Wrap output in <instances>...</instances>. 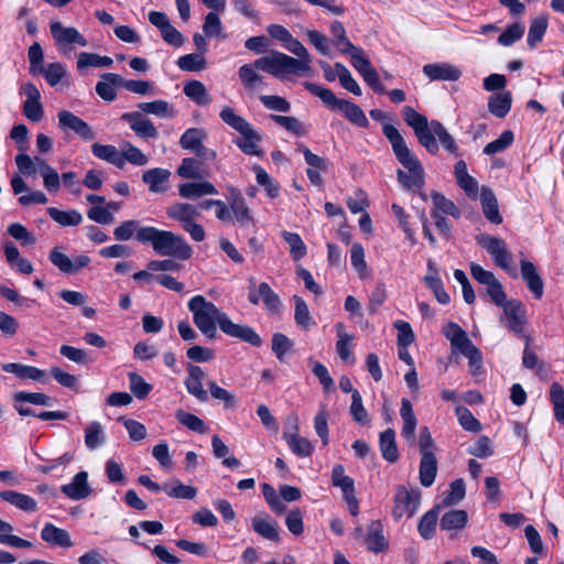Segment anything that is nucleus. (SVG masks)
I'll list each match as a JSON object with an SVG mask.
<instances>
[{
    "label": "nucleus",
    "mask_w": 564,
    "mask_h": 564,
    "mask_svg": "<svg viewBox=\"0 0 564 564\" xmlns=\"http://www.w3.org/2000/svg\"><path fill=\"white\" fill-rule=\"evenodd\" d=\"M6 372L13 373L21 379H32L37 382H46L47 378L45 371L33 366H26L17 362H9L2 365Z\"/></svg>",
    "instance_id": "nucleus-30"
},
{
    "label": "nucleus",
    "mask_w": 564,
    "mask_h": 564,
    "mask_svg": "<svg viewBox=\"0 0 564 564\" xmlns=\"http://www.w3.org/2000/svg\"><path fill=\"white\" fill-rule=\"evenodd\" d=\"M365 542L367 549L373 553L383 552L388 547V541L383 534V524L380 520H373L369 523Z\"/></svg>",
    "instance_id": "nucleus-22"
},
{
    "label": "nucleus",
    "mask_w": 564,
    "mask_h": 564,
    "mask_svg": "<svg viewBox=\"0 0 564 564\" xmlns=\"http://www.w3.org/2000/svg\"><path fill=\"white\" fill-rule=\"evenodd\" d=\"M251 525L253 531L262 538L272 542H278L280 540L278 524L270 518V516L258 514L253 517Z\"/></svg>",
    "instance_id": "nucleus-25"
},
{
    "label": "nucleus",
    "mask_w": 564,
    "mask_h": 564,
    "mask_svg": "<svg viewBox=\"0 0 564 564\" xmlns=\"http://www.w3.org/2000/svg\"><path fill=\"white\" fill-rule=\"evenodd\" d=\"M296 56L292 57L279 51H271L260 57L258 66L275 78L284 79L291 75H303L311 72L312 56L307 48L293 35L283 44Z\"/></svg>",
    "instance_id": "nucleus-2"
},
{
    "label": "nucleus",
    "mask_w": 564,
    "mask_h": 564,
    "mask_svg": "<svg viewBox=\"0 0 564 564\" xmlns=\"http://www.w3.org/2000/svg\"><path fill=\"white\" fill-rule=\"evenodd\" d=\"M178 193L184 198H198L205 195H216L218 191L208 181L198 183H184L178 185Z\"/></svg>",
    "instance_id": "nucleus-36"
},
{
    "label": "nucleus",
    "mask_w": 564,
    "mask_h": 564,
    "mask_svg": "<svg viewBox=\"0 0 564 564\" xmlns=\"http://www.w3.org/2000/svg\"><path fill=\"white\" fill-rule=\"evenodd\" d=\"M0 499L24 512H34L37 510V502L34 498L14 490L0 491Z\"/></svg>",
    "instance_id": "nucleus-27"
},
{
    "label": "nucleus",
    "mask_w": 564,
    "mask_h": 564,
    "mask_svg": "<svg viewBox=\"0 0 564 564\" xmlns=\"http://www.w3.org/2000/svg\"><path fill=\"white\" fill-rule=\"evenodd\" d=\"M257 183L264 188L270 198H276L280 194V185L260 165L253 166Z\"/></svg>",
    "instance_id": "nucleus-54"
},
{
    "label": "nucleus",
    "mask_w": 564,
    "mask_h": 564,
    "mask_svg": "<svg viewBox=\"0 0 564 564\" xmlns=\"http://www.w3.org/2000/svg\"><path fill=\"white\" fill-rule=\"evenodd\" d=\"M349 413L352 420L360 425H368L370 423L369 413L364 406L362 397L359 391H352Z\"/></svg>",
    "instance_id": "nucleus-53"
},
{
    "label": "nucleus",
    "mask_w": 564,
    "mask_h": 564,
    "mask_svg": "<svg viewBox=\"0 0 564 564\" xmlns=\"http://www.w3.org/2000/svg\"><path fill=\"white\" fill-rule=\"evenodd\" d=\"M50 30L58 52L63 54L70 53L72 45H88L87 39L76 28L64 26L59 21H54L50 24Z\"/></svg>",
    "instance_id": "nucleus-10"
},
{
    "label": "nucleus",
    "mask_w": 564,
    "mask_h": 564,
    "mask_svg": "<svg viewBox=\"0 0 564 564\" xmlns=\"http://www.w3.org/2000/svg\"><path fill=\"white\" fill-rule=\"evenodd\" d=\"M350 262L352 268L358 272L360 279H368L370 272L365 260V249L361 243L355 242L350 249Z\"/></svg>",
    "instance_id": "nucleus-50"
},
{
    "label": "nucleus",
    "mask_w": 564,
    "mask_h": 564,
    "mask_svg": "<svg viewBox=\"0 0 564 564\" xmlns=\"http://www.w3.org/2000/svg\"><path fill=\"white\" fill-rule=\"evenodd\" d=\"M138 108L142 113L153 115L162 119H172L177 115V110L174 108V106L162 99L149 102H140Z\"/></svg>",
    "instance_id": "nucleus-28"
},
{
    "label": "nucleus",
    "mask_w": 564,
    "mask_h": 564,
    "mask_svg": "<svg viewBox=\"0 0 564 564\" xmlns=\"http://www.w3.org/2000/svg\"><path fill=\"white\" fill-rule=\"evenodd\" d=\"M106 436L104 427L99 422H91L85 429V445L94 451L105 443Z\"/></svg>",
    "instance_id": "nucleus-55"
},
{
    "label": "nucleus",
    "mask_w": 564,
    "mask_h": 564,
    "mask_svg": "<svg viewBox=\"0 0 564 564\" xmlns=\"http://www.w3.org/2000/svg\"><path fill=\"white\" fill-rule=\"evenodd\" d=\"M231 213L235 215L236 220L240 226H247L253 223L250 209L240 194L231 202Z\"/></svg>",
    "instance_id": "nucleus-56"
},
{
    "label": "nucleus",
    "mask_w": 564,
    "mask_h": 564,
    "mask_svg": "<svg viewBox=\"0 0 564 564\" xmlns=\"http://www.w3.org/2000/svg\"><path fill=\"white\" fill-rule=\"evenodd\" d=\"M184 95L198 106L212 104V97L206 86L199 80H189L184 85Z\"/></svg>",
    "instance_id": "nucleus-38"
},
{
    "label": "nucleus",
    "mask_w": 564,
    "mask_h": 564,
    "mask_svg": "<svg viewBox=\"0 0 564 564\" xmlns=\"http://www.w3.org/2000/svg\"><path fill=\"white\" fill-rule=\"evenodd\" d=\"M166 214L171 219L180 221L182 227L200 217V210L197 206L188 203L173 204L167 208Z\"/></svg>",
    "instance_id": "nucleus-24"
},
{
    "label": "nucleus",
    "mask_w": 564,
    "mask_h": 564,
    "mask_svg": "<svg viewBox=\"0 0 564 564\" xmlns=\"http://www.w3.org/2000/svg\"><path fill=\"white\" fill-rule=\"evenodd\" d=\"M437 508H440V506L427 511L420 519L417 530H419L421 536L426 540L431 539L435 533L436 522H437V511H436Z\"/></svg>",
    "instance_id": "nucleus-61"
},
{
    "label": "nucleus",
    "mask_w": 564,
    "mask_h": 564,
    "mask_svg": "<svg viewBox=\"0 0 564 564\" xmlns=\"http://www.w3.org/2000/svg\"><path fill=\"white\" fill-rule=\"evenodd\" d=\"M513 139V132L511 130H506L500 134L498 139L486 144L484 148V153L487 155H492L498 152H502L512 144Z\"/></svg>",
    "instance_id": "nucleus-62"
},
{
    "label": "nucleus",
    "mask_w": 564,
    "mask_h": 564,
    "mask_svg": "<svg viewBox=\"0 0 564 564\" xmlns=\"http://www.w3.org/2000/svg\"><path fill=\"white\" fill-rule=\"evenodd\" d=\"M295 306L294 321L295 324L304 330H308L315 325L313 317L311 316L306 302L299 295L293 296Z\"/></svg>",
    "instance_id": "nucleus-46"
},
{
    "label": "nucleus",
    "mask_w": 564,
    "mask_h": 564,
    "mask_svg": "<svg viewBox=\"0 0 564 564\" xmlns=\"http://www.w3.org/2000/svg\"><path fill=\"white\" fill-rule=\"evenodd\" d=\"M467 512L465 510H449L445 512L440 521V527L442 530L451 531V530H460L465 528L467 523Z\"/></svg>",
    "instance_id": "nucleus-45"
},
{
    "label": "nucleus",
    "mask_w": 564,
    "mask_h": 564,
    "mask_svg": "<svg viewBox=\"0 0 564 564\" xmlns=\"http://www.w3.org/2000/svg\"><path fill=\"white\" fill-rule=\"evenodd\" d=\"M379 447L382 457L389 463H395L399 459V451L395 443V433L388 429L380 433Z\"/></svg>",
    "instance_id": "nucleus-39"
},
{
    "label": "nucleus",
    "mask_w": 564,
    "mask_h": 564,
    "mask_svg": "<svg viewBox=\"0 0 564 564\" xmlns=\"http://www.w3.org/2000/svg\"><path fill=\"white\" fill-rule=\"evenodd\" d=\"M335 328L338 338L336 343V351L344 361H347L351 357L350 345L351 341L354 340V335L348 334L345 330V326L343 323H337L335 325Z\"/></svg>",
    "instance_id": "nucleus-47"
},
{
    "label": "nucleus",
    "mask_w": 564,
    "mask_h": 564,
    "mask_svg": "<svg viewBox=\"0 0 564 564\" xmlns=\"http://www.w3.org/2000/svg\"><path fill=\"white\" fill-rule=\"evenodd\" d=\"M305 87L313 95L317 96L329 109L340 111L352 124L360 128L369 127V120L358 105L346 99L337 98L330 89L316 84L305 83Z\"/></svg>",
    "instance_id": "nucleus-6"
},
{
    "label": "nucleus",
    "mask_w": 564,
    "mask_h": 564,
    "mask_svg": "<svg viewBox=\"0 0 564 564\" xmlns=\"http://www.w3.org/2000/svg\"><path fill=\"white\" fill-rule=\"evenodd\" d=\"M129 388L137 399H144L152 391V386L148 383L140 375L129 373Z\"/></svg>",
    "instance_id": "nucleus-64"
},
{
    "label": "nucleus",
    "mask_w": 564,
    "mask_h": 564,
    "mask_svg": "<svg viewBox=\"0 0 564 564\" xmlns=\"http://www.w3.org/2000/svg\"><path fill=\"white\" fill-rule=\"evenodd\" d=\"M476 241L486 249L497 267L516 275L514 269L511 267L512 254L509 252L507 243L502 238L488 234H479L476 236Z\"/></svg>",
    "instance_id": "nucleus-8"
},
{
    "label": "nucleus",
    "mask_w": 564,
    "mask_h": 564,
    "mask_svg": "<svg viewBox=\"0 0 564 564\" xmlns=\"http://www.w3.org/2000/svg\"><path fill=\"white\" fill-rule=\"evenodd\" d=\"M335 70H337V77L339 79V83L345 89H347L348 91L352 93L356 96L361 95L360 86L351 76L350 72L345 65H343L341 63H336Z\"/></svg>",
    "instance_id": "nucleus-60"
},
{
    "label": "nucleus",
    "mask_w": 564,
    "mask_h": 564,
    "mask_svg": "<svg viewBox=\"0 0 564 564\" xmlns=\"http://www.w3.org/2000/svg\"><path fill=\"white\" fill-rule=\"evenodd\" d=\"M113 61L109 56H100L96 53L82 52L77 56L78 69L87 67H110Z\"/></svg>",
    "instance_id": "nucleus-51"
},
{
    "label": "nucleus",
    "mask_w": 564,
    "mask_h": 564,
    "mask_svg": "<svg viewBox=\"0 0 564 564\" xmlns=\"http://www.w3.org/2000/svg\"><path fill=\"white\" fill-rule=\"evenodd\" d=\"M163 490L169 497L177 499L192 500L197 495V489L192 486L183 485L180 480L173 479L171 484H164Z\"/></svg>",
    "instance_id": "nucleus-48"
},
{
    "label": "nucleus",
    "mask_w": 564,
    "mask_h": 564,
    "mask_svg": "<svg viewBox=\"0 0 564 564\" xmlns=\"http://www.w3.org/2000/svg\"><path fill=\"white\" fill-rule=\"evenodd\" d=\"M431 197L433 202L432 213H436L438 215H451L455 218L460 216L459 209L456 207V205L452 200L447 199L444 195L437 192H433Z\"/></svg>",
    "instance_id": "nucleus-52"
},
{
    "label": "nucleus",
    "mask_w": 564,
    "mask_h": 564,
    "mask_svg": "<svg viewBox=\"0 0 564 564\" xmlns=\"http://www.w3.org/2000/svg\"><path fill=\"white\" fill-rule=\"evenodd\" d=\"M148 227L149 226H142L141 223L135 219L124 220L113 229V238L117 241H128L135 238L138 242L143 245L144 239L142 235L148 231Z\"/></svg>",
    "instance_id": "nucleus-19"
},
{
    "label": "nucleus",
    "mask_w": 564,
    "mask_h": 564,
    "mask_svg": "<svg viewBox=\"0 0 564 564\" xmlns=\"http://www.w3.org/2000/svg\"><path fill=\"white\" fill-rule=\"evenodd\" d=\"M177 66L186 72H199L206 68V61L202 54H187L177 59Z\"/></svg>",
    "instance_id": "nucleus-63"
},
{
    "label": "nucleus",
    "mask_w": 564,
    "mask_h": 564,
    "mask_svg": "<svg viewBox=\"0 0 564 564\" xmlns=\"http://www.w3.org/2000/svg\"><path fill=\"white\" fill-rule=\"evenodd\" d=\"M503 317L501 322L514 335H523V326L527 324V311L524 305L518 300H509L503 305Z\"/></svg>",
    "instance_id": "nucleus-12"
},
{
    "label": "nucleus",
    "mask_w": 564,
    "mask_h": 564,
    "mask_svg": "<svg viewBox=\"0 0 564 564\" xmlns=\"http://www.w3.org/2000/svg\"><path fill=\"white\" fill-rule=\"evenodd\" d=\"M332 43L343 54H347L356 46L347 37L345 26L339 21H333L330 24Z\"/></svg>",
    "instance_id": "nucleus-43"
},
{
    "label": "nucleus",
    "mask_w": 564,
    "mask_h": 564,
    "mask_svg": "<svg viewBox=\"0 0 564 564\" xmlns=\"http://www.w3.org/2000/svg\"><path fill=\"white\" fill-rule=\"evenodd\" d=\"M520 267L521 276L527 283L528 289L532 292L535 299L540 300L544 293V284L541 275L538 273L536 267L525 259L520 261Z\"/></svg>",
    "instance_id": "nucleus-20"
},
{
    "label": "nucleus",
    "mask_w": 564,
    "mask_h": 564,
    "mask_svg": "<svg viewBox=\"0 0 564 564\" xmlns=\"http://www.w3.org/2000/svg\"><path fill=\"white\" fill-rule=\"evenodd\" d=\"M206 138V133L203 129L189 128L187 129L180 139V145L184 150L194 151Z\"/></svg>",
    "instance_id": "nucleus-58"
},
{
    "label": "nucleus",
    "mask_w": 564,
    "mask_h": 564,
    "mask_svg": "<svg viewBox=\"0 0 564 564\" xmlns=\"http://www.w3.org/2000/svg\"><path fill=\"white\" fill-rule=\"evenodd\" d=\"M259 61L260 58H257L252 64H243L238 69V77L247 90H253L263 80V76L257 72H264L257 65Z\"/></svg>",
    "instance_id": "nucleus-32"
},
{
    "label": "nucleus",
    "mask_w": 564,
    "mask_h": 564,
    "mask_svg": "<svg viewBox=\"0 0 564 564\" xmlns=\"http://www.w3.org/2000/svg\"><path fill=\"white\" fill-rule=\"evenodd\" d=\"M393 502L392 517L395 521L403 517L412 518L420 507L421 491L417 488L397 486Z\"/></svg>",
    "instance_id": "nucleus-9"
},
{
    "label": "nucleus",
    "mask_w": 564,
    "mask_h": 564,
    "mask_svg": "<svg viewBox=\"0 0 564 564\" xmlns=\"http://www.w3.org/2000/svg\"><path fill=\"white\" fill-rule=\"evenodd\" d=\"M170 171L161 167H154L145 171L142 175V181L149 185L152 193H162L166 191L164 184L170 178Z\"/></svg>",
    "instance_id": "nucleus-34"
},
{
    "label": "nucleus",
    "mask_w": 564,
    "mask_h": 564,
    "mask_svg": "<svg viewBox=\"0 0 564 564\" xmlns=\"http://www.w3.org/2000/svg\"><path fill=\"white\" fill-rule=\"evenodd\" d=\"M219 117L227 126L241 135L240 139L234 142L245 154L254 156L263 155V151L259 147L262 135L249 121L237 115L230 107H224L219 112Z\"/></svg>",
    "instance_id": "nucleus-5"
},
{
    "label": "nucleus",
    "mask_w": 564,
    "mask_h": 564,
    "mask_svg": "<svg viewBox=\"0 0 564 564\" xmlns=\"http://www.w3.org/2000/svg\"><path fill=\"white\" fill-rule=\"evenodd\" d=\"M400 415L403 421L401 435L408 442L414 443L417 420L413 412L412 404L408 399H402L401 401Z\"/></svg>",
    "instance_id": "nucleus-29"
},
{
    "label": "nucleus",
    "mask_w": 564,
    "mask_h": 564,
    "mask_svg": "<svg viewBox=\"0 0 564 564\" xmlns=\"http://www.w3.org/2000/svg\"><path fill=\"white\" fill-rule=\"evenodd\" d=\"M281 236L289 245L290 254L294 261H299L306 256V246L299 234L284 230Z\"/></svg>",
    "instance_id": "nucleus-49"
},
{
    "label": "nucleus",
    "mask_w": 564,
    "mask_h": 564,
    "mask_svg": "<svg viewBox=\"0 0 564 564\" xmlns=\"http://www.w3.org/2000/svg\"><path fill=\"white\" fill-rule=\"evenodd\" d=\"M13 530L14 529L11 523L0 518V544L17 549L32 547V543L30 541L12 534Z\"/></svg>",
    "instance_id": "nucleus-40"
},
{
    "label": "nucleus",
    "mask_w": 564,
    "mask_h": 564,
    "mask_svg": "<svg viewBox=\"0 0 564 564\" xmlns=\"http://www.w3.org/2000/svg\"><path fill=\"white\" fill-rule=\"evenodd\" d=\"M437 474V459L434 454H424L421 456L419 476L423 487H431Z\"/></svg>",
    "instance_id": "nucleus-35"
},
{
    "label": "nucleus",
    "mask_w": 564,
    "mask_h": 564,
    "mask_svg": "<svg viewBox=\"0 0 564 564\" xmlns=\"http://www.w3.org/2000/svg\"><path fill=\"white\" fill-rule=\"evenodd\" d=\"M431 128L432 130L430 134L433 137V140L436 141L437 138L446 152L453 155H458V145L443 123L437 120H432Z\"/></svg>",
    "instance_id": "nucleus-37"
},
{
    "label": "nucleus",
    "mask_w": 564,
    "mask_h": 564,
    "mask_svg": "<svg viewBox=\"0 0 564 564\" xmlns=\"http://www.w3.org/2000/svg\"><path fill=\"white\" fill-rule=\"evenodd\" d=\"M121 120L126 121L130 129L140 138L155 139L159 135L153 122L144 117L141 111L126 112L121 116Z\"/></svg>",
    "instance_id": "nucleus-15"
},
{
    "label": "nucleus",
    "mask_w": 564,
    "mask_h": 564,
    "mask_svg": "<svg viewBox=\"0 0 564 564\" xmlns=\"http://www.w3.org/2000/svg\"><path fill=\"white\" fill-rule=\"evenodd\" d=\"M20 94L26 98L22 107L25 118L32 122H40L43 119L44 109L39 88L31 82L23 83L20 86Z\"/></svg>",
    "instance_id": "nucleus-11"
},
{
    "label": "nucleus",
    "mask_w": 564,
    "mask_h": 564,
    "mask_svg": "<svg viewBox=\"0 0 564 564\" xmlns=\"http://www.w3.org/2000/svg\"><path fill=\"white\" fill-rule=\"evenodd\" d=\"M61 491L73 500H82L90 495L88 485V474L86 471L77 473L69 484L63 485Z\"/></svg>",
    "instance_id": "nucleus-21"
},
{
    "label": "nucleus",
    "mask_w": 564,
    "mask_h": 564,
    "mask_svg": "<svg viewBox=\"0 0 564 564\" xmlns=\"http://www.w3.org/2000/svg\"><path fill=\"white\" fill-rule=\"evenodd\" d=\"M120 155L123 158V164L129 162L137 166H143L149 162L148 156L130 142L122 144V151L120 152Z\"/></svg>",
    "instance_id": "nucleus-59"
},
{
    "label": "nucleus",
    "mask_w": 564,
    "mask_h": 564,
    "mask_svg": "<svg viewBox=\"0 0 564 564\" xmlns=\"http://www.w3.org/2000/svg\"><path fill=\"white\" fill-rule=\"evenodd\" d=\"M50 217L62 227L78 226L83 221V215L75 210H61L56 207H48Z\"/></svg>",
    "instance_id": "nucleus-44"
},
{
    "label": "nucleus",
    "mask_w": 564,
    "mask_h": 564,
    "mask_svg": "<svg viewBox=\"0 0 564 564\" xmlns=\"http://www.w3.org/2000/svg\"><path fill=\"white\" fill-rule=\"evenodd\" d=\"M116 86H122V77L115 73H106L96 84V93L105 101H113L117 97Z\"/></svg>",
    "instance_id": "nucleus-26"
},
{
    "label": "nucleus",
    "mask_w": 564,
    "mask_h": 564,
    "mask_svg": "<svg viewBox=\"0 0 564 564\" xmlns=\"http://www.w3.org/2000/svg\"><path fill=\"white\" fill-rule=\"evenodd\" d=\"M423 73L431 80H458L462 70L449 63H433L423 66Z\"/></svg>",
    "instance_id": "nucleus-18"
},
{
    "label": "nucleus",
    "mask_w": 564,
    "mask_h": 564,
    "mask_svg": "<svg viewBox=\"0 0 564 564\" xmlns=\"http://www.w3.org/2000/svg\"><path fill=\"white\" fill-rule=\"evenodd\" d=\"M402 115L406 124L413 129L419 143L425 148L429 153L436 154L440 148L437 141L433 140V137L430 134L432 130L431 121L409 106L402 109Z\"/></svg>",
    "instance_id": "nucleus-7"
},
{
    "label": "nucleus",
    "mask_w": 564,
    "mask_h": 564,
    "mask_svg": "<svg viewBox=\"0 0 564 564\" xmlns=\"http://www.w3.org/2000/svg\"><path fill=\"white\" fill-rule=\"evenodd\" d=\"M187 307L193 314L194 324L206 337L214 338L217 333L216 325H218L227 336L238 338L254 347L261 346L262 339L253 328L234 323L226 313L203 295L193 296L188 301Z\"/></svg>",
    "instance_id": "nucleus-1"
},
{
    "label": "nucleus",
    "mask_w": 564,
    "mask_h": 564,
    "mask_svg": "<svg viewBox=\"0 0 564 564\" xmlns=\"http://www.w3.org/2000/svg\"><path fill=\"white\" fill-rule=\"evenodd\" d=\"M39 75H42L45 78L46 83L52 87H55L58 84L64 83V79L68 78L67 68L61 62L47 64L41 69Z\"/></svg>",
    "instance_id": "nucleus-41"
},
{
    "label": "nucleus",
    "mask_w": 564,
    "mask_h": 564,
    "mask_svg": "<svg viewBox=\"0 0 564 564\" xmlns=\"http://www.w3.org/2000/svg\"><path fill=\"white\" fill-rule=\"evenodd\" d=\"M382 132L389 140L397 160L406 170L397 171L399 183L406 191L421 189L425 184V172L416 155L408 148L405 140L394 126L386 123Z\"/></svg>",
    "instance_id": "nucleus-3"
},
{
    "label": "nucleus",
    "mask_w": 564,
    "mask_h": 564,
    "mask_svg": "<svg viewBox=\"0 0 564 564\" xmlns=\"http://www.w3.org/2000/svg\"><path fill=\"white\" fill-rule=\"evenodd\" d=\"M480 203L484 215L490 223L495 225H499L502 223V217L499 213L497 198L490 188L485 186L481 188Z\"/></svg>",
    "instance_id": "nucleus-31"
},
{
    "label": "nucleus",
    "mask_w": 564,
    "mask_h": 564,
    "mask_svg": "<svg viewBox=\"0 0 564 564\" xmlns=\"http://www.w3.org/2000/svg\"><path fill=\"white\" fill-rule=\"evenodd\" d=\"M57 118L58 127L62 130H70L84 141H91L96 138V133L93 131L89 124L73 112L68 110H61L57 113Z\"/></svg>",
    "instance_id": "nucleus-13"
},
{
    "label": "nucleus",
    "mask_w": 564,
    "mask_h": 564,
    "mask_svg": "<svg viewBox=\"0 0 564 564\" xmlns=\"http://www.w3.org/2000/svg\"><path fill=\"white\" fill-rule=\"evenodd\" d=\"M142 237L144 239L143 245H151L156 254L178 260H187L193 254L192 247L182 236L173 231L149 226L148 231Z\"/></svg>",
    "instance_id": "nucleus-4"
},
{
    "label": "nucleus",
    "mask_w": 564,
    "mask_h": 564,
    "mask_svg": "<svg viewBox=\"0 0 564 564\" xmlns=\"http://www.w3.org/2000/svg\"><path fill=\"white\" fill-rule=\"evenodd\" d=\"M187 372L188 376L186 377L184 384L188 393L195 397L198 401L206 402L208 400V393L203 387L205 372L200 367L192 364H188Z\"/></svg>",
    "instance_id": "nucleus-16"
},
{
    "label": "nucleus",
    "mask_w": 564,
    "mask_h": 564,
    "mask_svg": "<svg viewBox=\"0 0 564 564\" xmlns=\"http://www.w3.org/2000/svg\"><path fill=\"white\" fill-rule=\"evenodd\" d=\"M270 119L294 135L302 137L306 133L302 122L295 117L270 115Z\"/></svg>",
    "instance_id": "nucleus-57"
},
{
    "label": "nucleus",
    "mask_w": 564,
    "mask_h": 564,
    "mask_svg": "<svg viewBox=\"0 0 564 564\" xmlns=\"http://www.w3.org/2000/svg\"><path fill=\"white\" fill-rule=\"evenodd\" d=\"M93 154L117 167H123V158L115 145L94 143L91 145Z\"/></svg>",
    "instance_id": "nucleus-42"
},
{
    "label": "nucleus",
    "mask_w": 564,
    "mask_h": 564,
    "mask_svg": "<svg viewBox=\"0 0 564 564\" xmlns=\"http://www.w3.org/2000/svg\"><path fill=\"white\" fill-rule=\"evenodd\" d=\"M41 539L47 544L61 549H70L74 542L67 530L56 527L47 522L41 530Z\"/></svg>",
    "instance_id": "nucleus-17"
},
{
    "label": "nucleus",
    "mask_w": 564,
    "mask_h": 564,
    "mask_svg": "<svg viewBox=\"0 0 564 564\" xmlns=\"http://www.w3.org/2000/svg\"><path fill=\"white\" fill-rule=\"evenodd\" d=\"M294 433H290L288 430L283 432L284 438L290 447V449L297 456L308 457L312 455L314 451V446L305 437H302L297 434V417L294 419Z\"/></svg>",
    "instance_id": "nucleus-23"
},
{
    "label": "nucleus",
    "mask_w": 564,
    "mask_h": 564,
    "mask_svg": "<svg viewBox=\"0 0 564 564\" xmlns=\"http://www.w3.org/2000/svg\"><path fill=\"white\" fill-rule=\"evenodd\" d=\"M512 105V95L510 91L497 93L488 99V110L495 117L502 119L505 118Z\"/></svg>",
    "instance_id": "nucleus-33"
},
{
    "label": "nucleus",
    "mask_w": 564,
    "mask_h": 564,
    "mask_svg": "<svg viewBox=\"0 0 564 564\" xmlns=\"http://www.w3.org/2000/svg\"><path fill=\"white\" fill-rule=\"evenodd\" d=\"M297 151L304 156L307 164L306 174L310 182L314 185H322L323 178L321 172H325L328 167V161L317 154H314L305 144H297Z\"/></svg>",
    "instance_id": "nucleus-14"
}]
</instances>
